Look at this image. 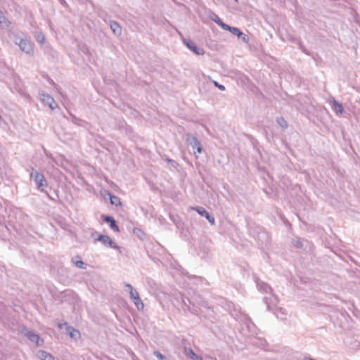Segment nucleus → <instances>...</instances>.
Listing matches in <instances>:
<instances>
[{"instance_id": "nucleus-1", "label": "nucleus", "mask_w": 360, "mask_h": 360, "mask_svg": "<svg viewBox=\"0 0 360 360\" xmlns=\"http://www.w3.org/2000/svg\"><path fill=\"white\" fill-rule=\"evenodd\" d=\"M23 37H21L18 34L15 35L14 37V43L19 46L20 49L29 56L34 55V44L31 42V41L27 39L24 34H22Z\"/></svg>"}, {"instance_id": "nucleus-2", "label": "nucleus", "mask_w": 360, "mask_h": 360, "mask_svg": "<svg viewBox=\"0 0 360 360\" xmlns=\"http://www.w3.org/2000/svg\"><path fill=\"white\" fill-rule=\"evenodd\" d=\"M250 234L262 243V244H266L269 241V233L263 229V227L257 225L251 224L249 227Z\"/></svg>"}, {"instance_id": "nucleus-3", "label": "nucleus", "mask_w": 360, "mask_h": 360, "mask_svg": "<svg viewBox=\"0 0 360 360\" xmlns=\"http://www.w3.org/2000/svg\"><path fill=\"white\" fill-rule=\"evenodd\" d=\"M31 179H33L37 189L41 192L46 193L47 196L51 198L49 195L45 191V188L48 186V182L45 179L43 174L39 172L34 168H32V172L30 173Z\"/></svg>"}, {"instance_id": "nucleus-4", "label": "nucleus", "mask_w": 360, "mask_h": 360, "mask_svg": "<svg viewBox=\"0 0 360 360\" xmlns=\"http://www.w3.org/2000/svg\"><path fill=\"white\" fill-rule=\"evenodd\" d=\"M269 299L270 301H269V298L267 297H264V301L267 306V309L272 311L278 318H280V314L285 315V310L281 307H276V304L278 302L277 296L276 295H271V297ZM281 319L283 318L281 317Z\"/></svg>"}, {"instance_id": "nucleus-5", "label": "nucleus", "mask_w": 360, "mask_h": 360, "mask_svg": "<svg viewBox=\"0 0 360 360\" xmlns=\"http://www.w3.org/2000/svg\"><path fill=\"white\" fill-rule=\"evenodd\" d=\"M39 96L41 101L46 105H48L51 110L58 108V104L53 98L45 91H39Z\"/></svg>"}, {"instance_id": "nucleus-6", "label": "nucleus", "mask_w": 360, "mask_h": 360, "mask_svg": "<svg viewBox=\"0 0 360 360\" xmlns=\"http://www.w3.org/2000/svg\"><path fill=\"white\" fill-rule=\"evenodd\" d=\"M186 143L191 146L193 150H196L197 153H201L202 151V148L201 146L200 143L194 135L188 133L186 135Z\"/></svg>"}, {"instance_id": "nucleus-7", "label": "nucleus", "mask_w": 360, "mask_h": 360, "mask_svg": "<svg viewBox=\"0 0 360 360\" xmlns=\"http://www.w3.org/2000/svg\"><path fill=\"white\" fill-rule=\"evenodd\" d=\"M96 241L102 243L104 245L112 248L115 250H120V246L117 245L107 235H99L96 239Z\"/></svg>"}, {"instance_id": "nucleus-8", "label": "nucleus", "mask_w": 360, "mask_h": 360, "mask_svg": "<svg viewBox=\"0 0 360 360\" xmlns=\"http://www.w3.org/2000/svg\"><path fill=\"white\" fill-rule=\"evenodd\" d=\"M184 44L188 49L195 53L196 55L200 56L205 53V51L202 48L198 46L194 41L189 39H184Z\"/></svg>"}, {"instance_id": "nucleus-9", "label": "nucleus", "mask_w": 360, "mask_h": 360, "mask_svg": "<svg viewBox=\"0 0 360 360\" xmlns=\"http://www.w3.org/2000/svg\"><path fill=\"white\" fill-rule=\"evenodd\" d=\"M256 283H257V287L260 292L269 294V296H266L268 298L271 297V295H274L272 292V291H273L272 288L267 283H266L259 279L256 280ZM269 301H270V299H269Z\"/></svg>"}, {"instance_id": "nucleus-10", "label": "nucleus", "mask_w": 360, "mask_h": 360, "mask_svg": "<svg viewBox=\"0 0 360 360\" xmlns=\"http://www.w3.org/2000/svg\"><path fill=\"white\" fill-rule=\"evenodd\" d=\"M226 30L229 31L233 35L237 36L238 39H240L245 43H248L249 41V37L240 31L238 27L229 25Z\"/></svg>"}, {"instance_id": "nucleus-11", "label": "nucleus", "mask_w": 360, "mask_h": 360, "mask_svg": "<svg viewBox=\"0 0 360 360\" xmlns=\"http://www.w3.org/2000/svg\"><path fill=\"white\" fill-rule=\"evenodd\" d=\"M25 335L29 339L30 341L36 344L37 346L41 345L44 340L41 339L39 334L35 333L32 330H27L24 333Z\"/></svg>"}, {"instance_id": "nucleus-12", "label": "nucleus", "mask_w": 360, "mask_h": 360, "mask_svg": "<svg viewBox=\"0 0 360 360\" xmlns=\"http://www.w3.org/2000/svg\"><path fill=\"white\" fill-rule=\"evenodd\" d=\"M200 216L205 217L211 225H214L215 223L214 217L211 215L206 210L202 207H195L193 208Z\"/></svg>"}, {"instance_id": "nucleus-13", "label": "nucleus", "mask_w": 360, "mask_h": 360, "mask_svg": "<svg viewBox=\"0 0 360 360\" xmlns=\"http://www.w3.org/2000/svg\"><path fill=\"white\" fill-rule=\"evenodd\" d=\"M102 219L109 224V226L112 230H113L115 232H119L120 229L119 226L117 225V222L114 217L110 215H102Z\"/></svg>"}, {"instance_id": "nucleus-14", "label": "nucleus", "mask_w": 360, "mask_h": 360, "mask_svg": "<svg viewBox=\"0 0 360 360\" xmlns=\"http://www.w3.org/2000/svg\"><path fill=\"white\" fill-rule=\"evenodd\" d=\"M292 243L297 248H307L308 245H310L309 242L304 238L297 237L292 240Z\"/></svg>"}, {"instance_id": "nucleus-15", "label": "nucleus", "mask_w": 360, "mask_h": 360, "mask_svg": "<svg viewBox=\"0 0 360 360\" xmlns=\"http://www.w3.org/2000/svg\"><path fill=\"white\" fill-rule=\"evenodd\" d=\"M332 110L337 114H342L344 111L342 105L337 101L334 98L330 100Z\"/></svg>"}, {"instance_id": "nucleus-16", "label": "nucleus", "mask_w": 360, "mask_h": 360, "mask_svg": "<svg viewBox=\"0 0 360 360\" xmlns=\"http://www.w3.org/2000/svg\"><path fill=\"white\" fill-rule=\"evenodd\" d=\"M210 18L219 25L223 30H226L229 27V25L224 22L221 18L214 13H212L210 15Z\"/></svg>"}, {"instance_id": "nucleus-17", "label": "nucleus", "mask_w": 360, "mask_h": 360, "mask_svg": "<svg viewBox=\"0 0 360 360\" xmlns=\"http://www.w3.org/2000/svg\"><path fill=\"white\" fill-rule=\"evenodd\" d=\"M109 24H110V27L114 34H115L116 36L121 35L122 27L117 22L112 20V21H110Z\"/></svg>"}, {"instance_id": "nucleus-18", "label": "nucleus", "mask_w": 360, "mask_h": 360, "mask_svg": "<svg viewBox=\"0 0 360 360\" xmlns=\"http://www.w3.org/2000/svg\"><path fill=\"white\" fill-rule=\"evenodd\" d=\"M184 353L186 356H188L192 360H202V357L197 355L190 347H184Z\"/></svg>"}, {"instance_id": "nucleus-19", "label": "nucleus", "mask_w": 360, "mask_h": 360, "mask_svg": "<svg viewBox=\"0 0 360 360\" xmlns=\"http://www.w3.org/2000/svg\"><path fill=\"white\" fill-rule=\"evenodd\" d=\"M66 332L70 335L71 338L75 340L78 339L80 337V333L79 330L75 329L73 327L67 326Z\"/></svg>"}, {"instance_id": "nucleus-20", "label": "nucleus", "mask_w": 360, "mask_h": 360, "mask_svg": "<svg viewBox=\"0 0 360 360\" xmlns=\"http://www.w3.org/2000/svg\"><path fill=\"white\" fill-rule=\"evenodd\" d=\"M181 296L182 302H183L184 305L186 307V309L193 314H195L197 312V310L195 309L194 305H193L192 307L190 306V304H191L190 300L188 297H184L183 295H181Z\"/></svg>"}, {"instance_id": "nucleus-21", "label": "nucleus", "mask_w": 360, "mask_h": 360, "mask_svg": "<svg viewBox=\"0 0 360 360\" xmlns=\"http://www.w3.org/2000/svg\"><path fill=\"white\" fill-rule=\"evenodd\" d=\"M72 262L79 269H85L86 267V264L80 259L79 256H76L74 258H72Z\"/></svg>"}, {"instance_id": "nucleus-22", "label": "nucleus", "mask_w": 360, "mask_h": 360, "mask_svg": "<svg viewBox=\"0 0 360 360\" xmlns=\"http://www.w3.org/2000/svg\"><path fill=\"white\" fill-rule=\"evenodd\" d=\"M245 324L248 330L252 333H256V326L250 317H245Z\"/></svg>"}, {"instance_id": "nucleus-23", "label": "nucleus", "mask_w": 360, "mask_h": 360, "mask_svg": "<svg viewBox=\"0 0 360 360\" xmlns=\"http://www.w3.org/2000/svg\"><path fill=\"white\" fill-rule=\"evenodd\" d=\"M109 199L111 205L115 206H120L122 205L121 200L119 197L112 194L111 193H108Z\"/></svg>"}, {"instance_id": "nucleus-24", "label": "nucleus", "mask_w": 360, "mask_h": 360, "mask_svg": "<svg viewBox=\"0 0 360 360\" xmlns=\"http://www.w3.org/2000/svg\"><path fill=\"white\" fill-rule=\"evenodd\" d=\"M38 356L41 360H54V357L50 353L44 350H40Z\"/></svg>"}, {"instance_id": "nucleus-25", "label": "nucleus", "mask_w": 360, "mask_h": 360, "mask_svg": "<svg viewBox=\"0 0 360 360\" xmlns=\"http://www.w3.org/2000/svg\"><path fill=\"white\" fill-rule=\"evenodd\" d=\"M133 302L139 311L143 310L144 304L139 296L133 297Z\"/></svg>"}, {"instance_id": "nucleus-26", "label": "nucleus", "mask_w": 360, "mask_h": 360, "mask_svg": "<svg viewBox=\"0 0 360 360\" xmlns=\"http://www.w3.org/2000/svg\"><path fill=\"white\" fill-rule=\"evenodd\" d=\"M70 115L71 117V122L77 126L83 127L84 125V124L86 123L84 120H82L77 117L76 116H75L74 115H72L70 112Z\"/></svg>"}, {"instance_id": "nucleus-27", "label": "nucleus", "mask_w": 360, "mask_h": 360, "mask_svg": "<svg viewBox=\"0 0 360 360\" xmlns=\"http://www.w3.org/2000/svg\"><path fill=\"white\" fill-rule=\"evenodd\" d=\"M34 38L36 41L40 44H44L45 43L46 39L45 36L41 32H36L34 34Z\"/></svg>"}, {"instance_id": "nucleus-28", "label": "nucleus", "mask_w": 360, "mask_h": 360, "mask_svg": "<svg viewBox=\"0 0 360 360\" xmlns=\"http://www.w3.org/2000/svg\"><path fill=\"white\" fill-rule=\"evenodd\" d=\"M276 122L277 124L283 129H286L288 128V123H287V121L283 117H277L276 119Z\"/></svg>"}, {"instance_id": "nucleus-29", "label": "nucleus", "mask_w": 360, "mask_h": 360, "mask_svg": "<svg viewBox=\"0 0 360 360\" xmlns=\"http://www.w3.org/2000/svg\"><path fill=\"white\" fill-rule=\"evenodd\" d=\"M0 24L5 25L6 27H8L11 25V22L4 16L1 11L0 10Z\"/></svg>"}, {"instance_id": "nucleus-30", "label": "nucleus", "mask_w": 360, "mask_h": 360, "mask_svg": "<svg viewBox=\"0 0 360 360\" xmlns=\"http://www.w3.org/2000/svg\"><path fill=\"white\" fill-rule=\"evenodd\" d=\"M153 355L158 359V360H169L167 356L163 355L160 352L156 350L153 352Z\"/></svg>"}, {"instance_id": "nucleus-31", "label": "nucleus", "mask_w": 360, "mask_h": 360, "mask_svg": "<svg viewBox=\"0 0 360 360\" xmlns=\"http://www.w3.org/2000/svg\"><path fill=\"white\" fill-rule=\"evenodd\" d=\"M134 234H136L139 238H142L144 235L143 232L139 228H134L133 230Z\"/></svg>"}, {"instance_id": "nucleus-32", "label": "nucleus", "mask_w": 360, "mask_h": 360, "mask_svg": "<svg viewBox=\"0 0 360 360\" xmlns=\"http://www.w3.org/2000/svg\"><path fill=\"white\" fill-rule=\"evenodd\" d=\"M124 288L126 292H129V294L130 293V292H132L134 290V288L130 283H125Z\"/></svg>"}, {"instance_id": "nucleus-33", "label": "nucleus", "mask_w": 360, "mask_h": 360, "mask_svg": "<svg viewBox=\"0 0 360 360\" xmlns=\"http://www.w3.org/2000/svg\"><path fill=\"white\" fill-rule=\"evenodd\" d=\"M165 160L168 162V163H170L171 165L174 167V168H176L178 166H179V164L174 160L172 159H170L169 158H166Z\"/></svg>"}, {"instance_id": "nucleus-34", "label": "nucleus", "mask_w": 360, "mask_h": 360, "mask_svg": "<svg viewBox=\"0 0 360 360\" xmlns=\"http://www.w3.org/2000/svg\"><path fill=\"white\" fill-rule=\"evenodd\" d=\"M213 84L214 85L217 87L219 90L221 91H224L226 89L225 86L222 84H219L216 81H213Z\"/></svg>"}, {"instance_id": "nucleus-35", "label": "nucleus", "mask_w": 360, "mask_h": 360, "mask_svg": "<svg viewBox=\"0 0 360 360\" xmlns=\"http://www.w3.org/2000/svg\"><path fill=\"white\" fill-rule=\"evenodd\" d=\"M297 44L299 45V47L300 49L304 52L306 54H308V53L307 52L304 45L302 44V42L301 41L300 39H297Z\"/></svg>"}, {"instance_id": "nucleus-36", "label": "nucleus", "mask_w": 360, "mask_h": 360, "mask_svg": "<svg viewBox=\"0 0 360 360\" xmlns=\"http://www.w3.org/2000/svg\"><path fill=\"white\" fill-rule=\"evenodd\" d=\"M130 298L133 300V297L139 296V292L136 290H134L132 292H130L129 293Z\"/></svg>"}, {"instance_id": "nucleus-37", "label": "nucleus", "mask_w": 360, "mask_h": 360, "mask_svg": "<svg viewBox=\"0 0 360 360\" xmlns=\"http://www.w3.org/2000/svg\"><path fill=\"white\" fill-rule=\"evenodd\" d=\"M65 326L66 327H67V326H68L67 322H64V323H58V328H60V329H63V327H64Z\"/></svg>"}, {"instance_id": "nucleus-38", "label": "nucleus", "mask_w": 360, "mask_h": 360, "mask_svg": "<svg viewBox=\"0 0 360 360\" xmlns=\"http://www.w3.org/2000/svg\"><path fill=\"white\" fill-rule=\"evenodd\" d=\"M100 16L105 20L106 21V19L105 18L108 16V14L106 13H103L102 14L100 15Z\"/></svg>"}, {"instance_id": "nucleus-39", "label": "nucleus", "mask_w": 360, "mask_h": 360, "mask_svg": "<svg viewBox=\"0 0 360 360\" xmlns=\"http://www.w3.org/2000/svg\"><path fill=\"white\" fill-rule=\"evenodd\" d=\"M44 153L46 154V155L47 157H49V158H53V156L51 154L49 153L46 150H44Z\"/></svg>"}, {"instance_id": "nucleus-40", "label": "nucleus", "mask_w": 360, "mask_h": 360, "mask_svg": "<svg viewBox=\"0 0 360 360\" xmlns=\"http://www.w3.org/2000/svg\"><path fill=\"white\" fill-rule=\"evenodd\" d=\"M60 3L63 4V5H65L66 4V2L65 0H60Z\"/></svg>"}, {"instance_id": "nucleus-41", "label": "nucleus", "mask_w": 360, "mask_h": 360, "mask_svg": "<svg viewBox=\"0 0 360 360\" xmlns=\"http://www.w3.org/2000/svg\"><path fill=\"white\" fill-rule=\"evenodd\" d=\"M83 48H84V49H83L82 51H83L84 52H85L86 51H88V49H87V48H86V46H84V47H83Z\"/></svg>"}, {"instance_id": "nucleus-42", "label": "nucleus", "mask_w": 360, "mask_h": 360, "mask_svg": "<svg viewBox=\"0 0 360 360\" xmlns=\"http://www.w3.org/2000/svg\"><path fill=\"white\" fill-rule=\"evenodd\" d=\"M4 122L3 117L0 115V124Z\"/></svg>"}, {"instance_id": "nucleus-43", "label": "nucleus", "mask_w": 360, "mask_h": 360, "mask_svg": "<svg viewBox=\"0 0 360 360\" xmlns=\"http://www.w3.org/2000/svg\"><path fill=\"white\" fill-rule=\"evenodd\" d=\"M236 3H238V0H233Z\"/></svg>"}]
</instances>
